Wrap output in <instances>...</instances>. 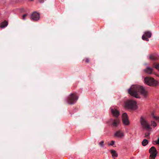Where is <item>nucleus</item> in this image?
<instances>
[{
	"label": "nucleus",
	"mask_w": 159,
	"mask_h": 159,
	"mask_svg": "<svg viewBox=\"0 0 159 159\" xmlns=\"http://www.w3.org/2000/svg\"><path fill=\"white\" fill-rule=\"evenodd\" d=\"M149 152L150 153V159H155L157 153L155 148L152 147L149 149Z\"/></svg>",
	"instance_id": "obj_6"
},
{
	"label": "nucleus",
	"mask_w": 159,
	"mask_h": 159,
	"mask_svg": "<svg viewBox=\"0 0 159 159\" xmlns=\"http://www.w3.org/2000/svg\"><path fill=\"white\" fill-rule=\"evenodd\" d=\"M125 107L128 109H136L137 108L136 102L132 100H128L125 102Z\"/></svg>",
	"instance_id": "obj_4"
},
{
	"label": "nucleus",
	"mask_w": 159,
	"mask_h": 159,
	"mask_svg": "<svg viewBox=\"0 0 159 159\" xmlns=\"http://www.w3.org/2000/svg\"><path fill=\"white\" fill-rule=\"evenodd\" d=\"M99 145L101 147H103L104 145V141L102 140L99 143Z\"/></svg>",
	"instance_id": "obj_19"
},
{
	"label": "nucleus",
	"mask_w": 159,
	"mask_h": 159,
	"mask_svg": "<svg viewBox=\"0 0 159 159\" xmlns=\"http://www.w3.org/2000/svg\"><path fill=\"white\" fill-rule=\"evenodd\" d=\"M27 16L26 14L22 16V19L24 20H25V17Z\"/></svg>",
	"instance_id": "obj_24"
},
{
	"label": "nucleus",
	"mask_w": 159,
	"mask_h": 159,
	"mask_svg": "<svg viewBox=\"0 0 159 159\" xmlns=\"http://www.w3.org/2000/svg\"><path fill=\"white\" fill-rule=\"evenodd\" d=\"M30 1H33V0H30Z\"/></svg>",
	"instance_id": "obj_28"
},
{
	"label": "nucleus",
	"mask_w": 159,
	"mask_h": 159,
	"mask_svg": "<svg viewBox=\"0 0 159 159\" xmlns=\"http://www.w3.org/2000/svg\"><path fill=\"white\" fill-rule=\"evenodd\" d=\"M31 18L34 21L38 20L39 18V14L36 12H34L31 15Z\"/></svg>",
	"instance_id": "obj_10"
},
{
	"label": "nucleus",
	"mask_w": 159,
	"mask_h": 159,
	"mask_svg": "<svg viewBox=\"0 0 159 159\" xmlns=\"http://www.w3.org/2000/svg\"><path fill=\"white\" fill-rule=\"evenodd\" d=\"M151 125L155 127L157 126V124L154 121H152Z\"/></svg>",
	"instance_id": "obj_21"
},
{
	"label": "nucleus",
	"mask_w": 159,
	"mask_h": 159,
	"mask_svg": "<svg viewBox=\"0 0 159 159\" xmlns=\"http://www.w3.org/2000/svg\"><path fill=\"white\" fill-rule=\"evenodd\" d=\"M150 135V133H145V136L144 137L147 138L148 139L149 138L148 137Z\"/></svg>",
	"instance_id": "obj_22"
},
{
	"label": "nucleus",
	"mask_w": 159,
	"mask_h": 159,
	"mask_svg": "<svg viewBox=\"0 0 159 159\" xmlns=\"http://www.w3.org/2000/svg\"><path fill=\"white\" fill-rule=\"evenodd\" d=\"M8 25V22L7 21H4L2 22L1 24V25L0 27L1 28H4L5 27L7 26Z\"/></svg>",
	"instance_id": "obj_15"
},
{
	"label": "nucleus",
	"mask_w": 159,
	"mask_h": 159,
	"mask_svg": "<svg viewBox=\"0 0 159 159\" xmlns=\"http://www.w3.org/2000/svg\"><path fill=\"white\" fill-rule=\"evenodd\" d=\"M124 136L123 133L120 130L116 132L114 134V136L120 138H122Z\"/></svg>",
	"instance_id": "obj_13"
},
{
	"label": "nucleus",
	"mask_w": 159,
	"mask_h": 159,
	"mask_svg": "<svg viewBox=\"0 0 159 159\" xmlns=\"http://www.w3.org/2000/svg\"><path fill=\"white\" fill-rule=\"evenodd\" d=\"M85 62L86 63H89V59L88 58H86L85 59Z\"/></svg>",
	"instance_id": "obj_25"
},
{
	"label": "nucleus",
	"mask_w": 159,
	"mask_h": 159,
	"mask_svg": "<svg viewBox=\"0 0 159 159\" xmlns=\"http://www.w3.org/2000/svg\"><path fill=\"white\" fill-rule=\"evenodd\" d=\"M148 143V140L146 139H144L142 142V145L143 146H146Z\"/></svg>",
	"instance_id": "obj_18"
},
{
	"label": "nucleus",
	"mask_w": 159,
	"mask_h": 159,
	"mask_svg": "<svg viewBox=\"0 0 159 159\" xmlns=\"http://www.w3.org/2000/svg\"><path fill=\"white\" fill-rule=\"evenodd\" d=\"M39 2L40 3H43V0H39Z\"/></svg>",
	"instance_id": "obj_26"
},
{
	"label": "nucleus",
	"mask_w": 159,
	"mask_h": 159,
	"mask_svg": "<svg viewBox=\"0 0 159 159\" xmlns=\"http://www.w3.org/2000/svg\"><path fill=\"white\" fill-rule=\"evenodd\" d=\"M139 92L144 97L147 96L148 92L142 86L139 85H133L128 90L129 94L137 98H139L138 95Z\"/></svg>",
	"instance_id": "obj_1"
},
{
	"label": "nucleus",
	"mask_w": 159,
	"mask_h": 159,
	"mask_svg": "<svg viewBox=\"0 0 159 159\" xmlns=\"http://www.w3.org/2000/svg\"><path fill=\"white\" fill-rule=\"evenodd\" d=\"M78 98L76 93H71L68 97L67 102L69 104H73L76 102Z\"/></svg>",
	"instance_id": "obj_3"
},
{
	"label": "nucleus",
	"mask_w": 159,
	"mask_h": 159,
	"mask_svg": "<svg viewBox=\"0 0 159 159\" xmlns=\"http://www.w3.org/2000/svg\"><path fill=\"white\" fill-rule=\"evenodd\" d=\"M153 143L154 144H158L159 145V137L158 138L157 140L154 141Z\"/></svg>",
	"instance_id": "obj_20"
},
{
	"label": "nucleus",
	"mask_w": 159,
	"mask_h": 159,
	"mask_svg": "<svg viewBox=\"0 0 159 159\" xmlns=\"http://www.w3.org/2000/svg\"><path fill=\"white\" fill-rule=\"evenodd\" d=\"M153 69L150 67H147L144 70V71L146 73L148 74H151L152 73Z\"/></svg>",
	"instance_id": "obj_14"
},
{
	"label": "nucleus",
	"mask_w": 159,
	"mask_h": 159,
	"mask_svg": "<svg viewBox=\"0 0 159 159\" xmlns=\"http://www.w3.org/2000/svg\"><path fill=\"white\" fill-rule=\"evenodd\" d=\"M152 33L150 31H147L144 32V34L143 35L142 37V39L143 40H145L148 41L149 40L148 38H147L146 37L148 38H150L151 36Z\"/></svg>",
	"instance_id": "obj_9"
},
{
	"label": "nucleus",
	"mask_w": 159,
	"mask_h": 159,
	"mask_svg": "<svg viewBox=\"0 0 159 159\" xmlns=\"http://www.w3.org/2000/svg\"><path fill=\"white\" fill-rule=\"evenodd\" d=\"M140 122L142 126L143 129H151L149 124L143 116L141 117L140 118Z\"/></svg>",
	"instance_id": "obj_5"
},
{
	"label": "nucleus",
	"mask_w": 159,
	"mask_h": 159,
	"mask_svg": "<svg viewBox=\"0 0 159 159\" xmlns=\"http://www.w3.org/2000/svg\"><path fill=\"white\" fill-rule=\"evenodd\" d=\"M144 81L146 84L149 86L156 87L158 85V81L150 77H145L144 78Z\"/></svg>",
	"instance_id": "obj_2"
},
{
	"label": "nucleus",
	"mask_w": 159,
	"mask_h": 159,
	"mask_svg": "<svg viewBox=\"0 0 159 159\" xmlns=\"http://www.w3.org/2000/svg\"><path fill=\"white\" fill-rule=\"evenodd\" d=\"M157 76L159 77V75H157Z\"/></svg>",
	"instance_id": "obj_27"
},
{
	"label": "nucleus",
	"mask_w": 159,
	"mask_h": 159,
	"mask_svg": "<svg viewBox=\"0 0 159 159\" xmlns=\"http://www.w3.org/2000/svg\"><path fill=\"white\" fill-rule=\"evenodd\" d=\"M111 113L114 116L117 118L119 116L120 113L117 109L115 108H111Z\"/></svg>",
	"instance_id": "obj_11"
},
{
	"label": "nucleus",
	"mask_w": 159,
	"mask_h": 159,
	"mask_svg": "<svg viewBox=\"0 0 159 159\" xmlns=\"http://www.w3.org/2000/svg\"><path fill=\"white\" fill-rule=\"evenodd\" d=\"M149 58L152 61H157L159 60V56L156 54H151L149 56Z\"/></svg>",
	"instance_id": "obj_12"
},
{
	"label": "nucleus",
	"mask_w": 159,
	"mask_h": 159,
	"mask_svg": "<svg viewBox=\"0 0 159 159\" xmlns=\"http://www.w3.org/2000/svg\"><path fill=\"white\" fill-rule=\"evenodd\" d=\"M152 66L153 67L158 70L159 71V63H157L156 62H154Z\"/></svg>",
	"instance_id": "obj_17"
},
{
	"label": "nucleus",
	"mask_w": 159,
	"mask_h": 159,
	"mask_svg": "<svg viewBox=\"0 0 159 159\" xmlns=\"http://www.w3.org/2000/svg\"><path fill=\"white\" fill-rule=\"evenodd\" d=\"M122 120L123 124L125 125H128L129 124V122L127 114L124 113L123 114L122 116Z\"/></svg>",
	"instance_id": "obj_7"
},
{
	"label": "nucleus",
	"mask_w": 159,
	"mask_h": 159,
	"mask_svg": "<svg viewBox=\"0 0 159 159\" xmlns=\"http://www.w3.org/2000/svg\"><path fill=\"white\" fill-rule=\"evenodd\" d=\"M110 122L112 126L113 127H117L119 124L120 120L118 118H115V119H111L110 120Z\"/></svg>",
	"instance_id": "obj_8"
},
{
	"label": "nucleus",
	"mask_w": 159,
	"mask_h": 159,
	"mask_svg": "<svg viewBox=\"0 0 159 159\" xmlns=\"http://www.w3.org/2000/svg\"><path fill=\"white\" fill-rule=\"evenodd\" d=\"M111 152L112 157H118V154L115 150H111Z\"/></svg>",
	"instance_id": "obj_16"
},
{
	"label": "nucleus",
	"mask_w": 159,
	"mask_h": 159,
	"mask_svg": "<svg viewBox=\"0 0 159 159\" xmlns=\"http://www.w3.org/2000/svg\"><path fill=\"white\" fill-rule=\"evenodd\" d=\"M115 142L114 141H111V143L108 144V145H111V146H113Z\"/></svg>",
	"instance_id": "obj_23"
}]
</instances>
